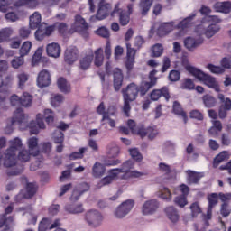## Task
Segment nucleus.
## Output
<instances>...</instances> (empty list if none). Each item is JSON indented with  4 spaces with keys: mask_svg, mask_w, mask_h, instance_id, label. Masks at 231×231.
I'll return each mask as SVG.
<instances>
[{
    "mask_svg": "<svg viewBox=\"0 0 231 231\" xmlns=\"http://www.w3.org/2000/svg\"><path fill=\"white\" fill-rule=\"evenodd\" d=\"M17 79H18V87L20 88V89H23V88H24V84L28 82V75L24 73H21L17 75Z\"/></svg>",
    "mask_w": 231,
    "mask_h": 231,
    "instance_id": "13d9d810",
    "label": "nucleus"
},
{
    "mask_svg": "<svg viewBox=\"0 0 231 231\" xmlns=\"http://www.w3.org/2000/svg\"><path fill=\"white\" fill-rule=\"evenodd\" d=\"M117 115H118V107H116V105H110L106 109V114H105V116H107L111 117V116H117Z\"/></svg>",
    "mask_w": 231,
    "mask_h": 231,
    "instance_id": "052dcab7",
    "label": "nucleus"
},
{
    "mask_svg": "<svg viewBox=\"0 0 231 231\" xmlns=\"http://www.w3.org/2000/svg\"><path fill=\"white\" fill-rule=\"evenodd\" d=\"M54 143H64V134L60 130L54 133Z\"/></svg>",
    "mask_w": 231,
    "mask_h": 231,
    "instance_id": "774afa93",
    "label": "nucleus"
},
{
    "mask_svg": "<svg viewBox=\"0 0 231 231\" xmlns=\"http://www.w3.org/2000/svg\"><path fill=\"white\" fill-rule=\"evenodd\" d=\"M162 97H164L167 101L171 98V95H169V88L167 87H163L161 89H154L150 94V98L153 101L160 100Z\"/></svg>",
    "mask_w": 231,
    "mask_h": 231,
    "instance_id": "f3484780",
    "label": "nucleus"
},
{
    "mask_svg": "<svg viewBox=\"0 0 231 231\" xmlns=\"http://www.w3.org/2000/svg\"><path fill=\"white\" fill-rule=\"evenodd\" d=\"M30 50H32V42H25L23 43L20 49V55L24 57L30 53Z\"/></svg>",
    "mask_w": 231,
    "mask_h": 231,
    "instance_id": "603ef678",
    "label": "nucleus"
},
{
    "mask_svg": "<svg viewBox=\"0 0 231 231\" xmlns=\"http://www.w3.org/2000/svg\"><path fill=\"white\" fill-rule=\"evenodd\" d=\"M42 20L41 16V13L34 12L29 19V26L31 30H37L40 26H42L43 24H46L45 23H41Z\"/></svg>",
    "mask_w": 231,
    "mask_h": 231,
    "instance_id": "aec40b11",
    "label": "nucleus"
},
{
    "mask_svg": "<svg viewBox=\"0 0 231 231\" xmlns=\"http://www.w3.org/2000/svg\"><path fill=\"white\" fill-rule=\"evenodd\" d=\"M122 163V161L116 158L113 157H107L104 160V166L105 167H115L116 165H120Z\"/></svg>",
    "mask_w": 231,
    "mask_h": 231,
    "instance_id": "09e8293b",
    "label": "nucleus"
},
{
    "mask_svg": "<svg viewBox=\"0 0 231 231\" xmlns=\"http://www.w3.org/2000/svg\"><path fill=\"white\" fill-rule=\"evenodd\" d=\"M75 30H76V32H78V33H79V35L82 36L83 39H88L89 37V25L88 24L83 25L81 27H78Z\"/></svg>",
    "mask_w": 231,
    "mask_h": 231,
    "instance_id": "3c124183",
    "label": "nucleus"
},
{
    "mask_svg": "<svg viewBox=\"0 0 231 231\" xmlns=\"http://www.w3.org/2000/svg\"><path fill=\"white\" fill-rule=\"evenodd\" d=\"M180 88L192 91L195 88L194 81L189 78L184 79L180 83Z\"/></svg>",
    "mask_w": 231,
    "mask_h": 231,
    "instance_id": "a18cd8bd",
    "label": "nucleus"
},
{
    "mask_svg": "<svg viewBox=\"0 0 231 231\" xmlns=\"http://www.w3.org/2000/svg\"><path fill=\"white\" fill-rule=\"evenodd\" d=\"M27 147L32 155L39 156L41 151L39 150V139L37 137H30L27 140Z\"/></svg>",
    "mask_w": 231,
    "mask_h": 231,
    "instance_id": "4be33fe9",
    "label": "nucleus"
},
{
    "mask_svg": "<svg viewBox=\"0 0 231 231\" xmlns=\"http://www.w3.org/2000/svg\"><path fill=\"white\" fill-rule=\"evenodd\" d=\"M32 100L33 97L28 92H24L20 97L21 106L23 107H32Z\"/></svg>",
    "mask_w": 231,
    "mask_h": 231,
    "instance_id": "58836bf2",
    "label": "nucleus"
},
{
    "mask_svg": "<svg viewBox=\"0 0 231 231\" xmlns=\"http://www.w3.org/2000/svg\"><path fill=\"white\" fill-rule=\"evenodd\" d=\"M113 14L111 4L107 2L98 3V7L96 14L90 16V23H97V21H104V19H107L109 15Z\"/></svg>",
    "mask_w": 231,
    "mask_h": 231,
    "instance_id": "423d86ee",
    "label": "nucleus"
},
{
    "mask_svg": "<svg viewBox=\"0 0 231 231\" xmlns=\"http://www.w3.org/2000/svg\"><path fill=\"white\" fill-rule=\"evenodd\" d=\"M129 152L133 160H135V162H140L143 160V156L142 155V153H140V151H138V149L136 148L130 149Z\"/></svg>",
    "mask_w": 231,
    "mask_h": 231,
    "instance_id": "6e6d98bb",
    "label": "nucleus"
},
{
    "mask_svg": "<svg viewBox=\"0 0 231 231\" xmlns=\"http://www.w3.org/2000/svg\"><path fill=\"white\" fill-rule=\"evenodd\" d=\"M163 55V45L162 43H156L152 47L151 57L158 58Z\"/></svg>",
    "mask_w": 231,
    "mask_h": 231,
    "instance_id": "37998d69",
    "label": "nucleus"
},
{
    "mask_svg": "<svg viewBox=\"0 0 231 231\" xmlns=\"http://www.w3.org/2000/svg\"><path fill=\"white\" fill-rule=\"evenodd\" d=\"M203 104L205 107H215L216 104H217V101L216 100V97L210 96V95H205L202 97Z\"/></svg>",
    "mask_w": 231,
    "mask_h": 231,
    "instance_id": "79ce46f5",
    "label": "nucleus"
},
{
    "mask_svg": "<svg viewBox=\"0 0 231 231\" xmlns=\"http://www.w3.org/2000/svg\"><path fill=\"white\" fill-rule=\"evenodd\" d=\"M14 74H6L3 79H0V88H3V86H5V88H10L12 84H14Z\"/></svg>",
    "mask_w": 231,
    "mask_h": 231,
    "instance_id": "a19ab883",
    "label": "nucleus"
},
{
    "mask_svg": "<svg viewBox=\"0 0 231 231\" xmlns=\"http://www.w3.org/2000/svg\"><path fill=\"white\" fill-rule=\"evenodd\" d=\"M11 64L14 69H19V68L24 64V57L22 55H20V57H15L12 60Z\"/></svg>",
    "mask_w": 231,
    "mask_h": 231,
    "instance_id": "864d4df0",
    "label": "nucleus"
},
{
    "mask_svg": "<svg viewBox=\"0 0 231 231\" xmlns=\"http://www.w3.org/2000/svg\"><path fill=\"white\" fill-rule=\"evenodd\" d=\"M79 49L77 47H69L64 52V62L69 66H71L79 60Z\"/></svg>",
    "mask_w": 231,
    "mask_h": 231,
    "instance_id": "f8f14e48",
    "label": "nucleus"
},
{
    "mask_svg": "<svg viewBox=\"0 0 231 231\" xmlns=\"http://www.w3.org/2000/svg\"><path fill=\"white\" fill-rule=\"evenodd\" d=\"M160 204L156 199H150L143 205L142 212L143 216H151V214H154L158 210Z\"/></svg>",
    "mask_w": 231,
    "mask_h": 231,
    "instance_id": "ddd939ff",
    "label": "nucleus"
},
{
    "mask_svg": "<svg viewBox=\"0 0 231 231\" xmlns=\"http://www.w3.org/2000/svg\"><path fill=\"white\" fill-rule=\"evenodd\" d=\"M153 1L154 0H141L139 7L143 16L147 15L149 11L151 10V7L152 6Z\"/></svg>",
    "mask_w": 231,
    "mask_h": 231,
    "instance_id": "c9c22d12",
    "label": "nucleus"
},
{
    "mask_svg": "<svg viewBox=\"0 0 231 231\" xmlns=\"http://www.w3.org/2000/svg\"><path fill=\"white\" fill-rule=\"evenodd\" d=\"M118 154H120V147L118 146L110 147L107 152L109 158H118Z\"/></svg>",
    "mask_w": 231,
    "mask_h": 231,
    "instance_id": "0e129e2a",
    "label": "nucleus"
},
{
    "mask_svg": "<svg viewBox=\"0 0 231 231\" xmlns=\"http://www.w3.org/2000/svg\"><path fill=\"white\" fill-rule=\"evenodd\" d=\"M114 80V89L118 92L122 89V85L124 84V73H122V69H116L113 73Z\"/></svg>",
    "mask_w": 231,
    "mask_h": 231,
    "instance_id": "a211bd4d",
    "label": "nucleus"
},
{
    "mask_svg": "<svg viewBox=\"0 0 231 231\" xmlns=\"http://www.w3.org/2000/svg\"><path fill=\"white\" fill-rule=\"evenodd\" d=\"M174 203L183 208V207L187 205V197H185V195L177 196L174 199Z\"/></svg>",
    "mask_w": 231,
    "mask_h": 231,
    "instance_id": "e2e57ef3",
    "label": "nucleus"
},
{
    "mask_svg": "<svg viewBox=\"0 0 231 231\" xmlns=\"http://www.w3.org/2000/svg\"><path fill=\"white\" fill-rule=\"evenodd\" d=\"M95 56L93 54L86 55L85 57L79 60V69L83 71H86L91 68V62H93V59Z\"/></svg>",
    "mask_w": 231,
    "mask_h": 231,
    "instance_id": "2f4dec72",
    "label": "nucleus"
},
{
    "mask_svg": "<svg viewBox=\"0 0 231 231\" xmlns=\"http://www.w3.org/2000/svg\"><path fill=\"white\" fill-rule=\"evenodd\" d=\"M228 158H230V156L228 155V152L226 151L221 152L218 155H217L214 158V161H213L214 169H217V167H219V164L223 163V162H226Z\"/></svg>",
    "mask_w": 231,
    "mask_h": 231,
    "instance_id": "72a5a7b5",
    "label": "nucleus"
},
{
    "mask_svg": "<svg viewBox=\"0 0 231 231\" xmlns=\"http://www.w3.org/2000/svg\"><path fill=\"white\" fill-rule=\"evenodd\" d=\"M33 156L32 154V152L30 150H21L18 153V160L20 162H23V163H26V162H30V157Z\"/></svg>",
    "mask_w": 231,
    "mask_h": 231,
    "instance_id": "49530a36",
    "label": "nucleus"
},
{
    "mask_svg": "<svg viewBox=\"0 0 231 231\" xmlns=\"http://www.w3.org/2000/svg\"><path fill=\"white\" fill-rule=\"evenodd\" d=\"M196 15H198V13L193 12L189 16L180 21L176 28H178V30H186V28H190L192 24H194V19H196Z\"/></svg>",
    "mask_w": 231,
    "mask_h": 231,
    "instance_id": "b1692460",
    "label": "nucleus"
},
{
    "mask_svg": "<svg viewBox=\"0 0 231 231\" xmlns=\"http://www.w3.org/2000/svg\"><path fill=\"white\" fill-rule=\"evenodd\" d=\"M88 151V148H80L79 152H72L69 158V160H79L84 158V153Z\"/></svg>",
    "mask_w": 231,
    "mask_h": 231,
    "instance_id": "4d7b16f0",
    "label": "nucleus"
},
{
    "mask_svg": "<svg viewBox=\"0 0 231 231\" xmlns=\"http://www.w3.org/2000/svg\"><path fill=\"white\" fill-rule=\"evenodd\" d=\"M216 12H221L222 14H230L231 12V3L226 2H217L213 5Z\"/></svg>",
    "mask_w": 231,
    "mask_h": 231,
    "instance_id": "c756f323",
    "label": "nucleus"
},
{
    "mask_svg": "<svg viewBox=\"0 0 231 231\" xmlns=\"http://www.w3.org/2000/svg\"><path fill=\"white\" fill-rule=\"evenodd\" d=\"M12 225H14V217L0 216V228H3L2 231L11 230Z\"/></svg>",
    "mask_w": 231,
    "mask_h": 231,
    "instance_id": "c85d7f7f",
    "label": "nucleus"
},
{
    "mask_svg": "<svg viewBox=\"0 0 231 231\" xmlns=\"http://www.w3.org/2000/svg\"><path fill=\"white\" fill-rule=\"evenodd\" d=\"M58 88L60 89V91H61V93H69L71 91V87L70 85L68 83V80H66V79L64 78H60L58 79Z\"/></svg>",
    "mask_w": 231,
    "mask_h": 231,
    "instance_id": "4c0bfd02",
    "label": "nucleus"
},
{
    "mask_svg": "<svg viewBox=\"0 0 231 231\" xmlns=\"http://www.w3.org/2000/svg\"><path fill=\"white\" fill-rule=\"evenodd\" d=\"M37 84L39 88H48L51 84V77L48 70L43 69L38 74Z\"/></svg>",
    "mask_w": 231,
    "mask_h": 231,
    "instance_id": "4468645a",
    "label": "nucleus"
},
{
    "mask_svg": "<svg viewBox=\"0 0 231 231\" xmlns=\"http://www.w3.org/2000/svg\"><path fill=\"white\" fill-rule=\"evenodd\" d=\"M220 214L222 217H228L231 214V207L227 202H223L220 206Z\"/></svg>",
    "mask_w": 231,
    "mask_h": 231,
    "instance_id": "8fccbe9b",
    "label": "nucleus"
},
{
    "mask_svg": "<svg viewBox=\"0 0 231 231\" xmlns=\"http://www.w3.org/2000/svg\"><path fill=\"white\" fill-rule=\"evenodd\" d=\"M14 6L19 8L21 6H25V8L35 9L39 6V0H17Z\"/></svg>",
    "mask_w": 231,
    "mask_h": 231,
    "instance_id": "bb28decb",
    "label": "nucleus"
},
{
    "mask_svg": "<svg viewBox=\"0 0 231 231\" xmlns=\"http://www.w3.org/2000/svg\"><path fill=\"white\" fill-rule=\"evenodd\" d=\"M136 57V49L131 46V43L126 42V61L125 68L127 71H132L134 68V59Z\"/></svg>",
    "mask_w": 231,
    "mask_h": 231,
    "instance_id": "1a4fd4ad",
    "label": "nucleus"
},
{
    "mask_svg": "<svg viewBox=\"0 0 231 231\" xmlns=\"http://www.w3.org/2000/svg\"><path fill=\"white\" fill-rule=\"evenodd\" d=\"M217 198H219V195H217V193H212L208 197V208H214V207L217 205Z\"/></svg>",
    "mask_w": 231,
    "mask_h": 231,
    "instance_id": "5fc2aeb1",
    "label": "nucleus"
},
{
    "mask_svg": "<svg viewBox=\"0 0 231 231\" xmlns=\"http://www.w3.org/2000/svg\"><path fill=\"white\" fill-rule=\"evenodd\" d=\"M94 64L97 68H100L104 64V49L98 48L95 51Z\"/></svg>",
    "mask_w": 231,
    "mask_h": 231,
    "instance_id": "e433bc0d",
    "label": "nucleus"
},
{
    "mask_svg": "<svg viewBox=\"0 0 231 231\" xmlns=\"http://www.w3.org/2000/svg\"><path fill=\"white\" fill-rule=\"evenodd\" d=\"M14 35V29L10 27H6L0 30V43L8 42L10 41V37Z\"/></svg>",
    "mask_w": 231,
    "mask_h": 231,
    "instance_id": "f704fd0d",
    "label": "nucleus"
},
{
    "mask_svg": "<svg viewBox=\"0 0 231 231\" xmlns=\"http://www.w3.org/2000/svg\"><path fill=\"white\" fill-rule=\"evenodd\" d=\"M184 48L189 51H195L197 48H199L203 44V38L198 37L194 38L192 36H188L184 39Z\"/></svg>",
    "mask_w": 231,
    "mask_h": 231,
    "instance_id": "9d476101",
    "label": "nucleus"
},
{
    "mask_svg": "<svg viewBox=\"0 0 231 231\" xmlns=\"http://www.w3.org/2000/svg\"><path fill=\"white\" fill-rule=\"evenodd\" d=\"M115 14L119 15V24L121 26H127L131 21V14H128L124 9L120 8V4H116L111 13V17H115Z\"/></svg>",
    "mask_w": 231,
    "mask_h": 231,
    "instance_id": "6e6552de",
    "label": "nucleus"
},
{
    "mask_svg": "<svg viewBox=\"0 0 231 231\" xmlns=\"http://www.w3.org/2000/svg\"><path fill=\"white\" fill-rule=\"evenodd\" d=\"M133 167H134V161L128 160L122 164L121 168L114 169V171L118 172V174L124 172L125 176H126L127 172H131V169H133Z\"/></svg>",
    "mask_w": 231,
    "mask_h": 231,
    "instance_id": "473e14b6",
    "label": "nucleus"
},
{
    "mask_svg": "<svg viewBox=\"0 0 231 231\" xmlns=\"http://www.w3.org/2000/svg\"><path fill=\"white\" fill-rule=\"evenodd\" d=\"M35 194H37V184L27 183L25 191H21L16 198H24L25 199H30L31 198H33Z\"/></svg>",
    "mask_w": 231,
    "mask_h": 231,
    "instance_id": "2eb2a0df",
    "label": "nucleus"
},
{
    "mask_svg": "<svg viewBox=\"0 0 231 231\" xmlns=\"http://www.w3.org/2000/svg\"><path fill=\"white\" fill-rule=\"evenodd\" d=\"M172 30H174V22L163 23L157 29V35L159 37H165V35H169Z\"/></svg>",
    "mask_w": 231,
    "mask_h": 231,
    "instance_id": "412c9836",
    "label": "nucleus"
},
{
    "mask_svg": "<svg viewBox=\"0 0 231 231\" xmlns=\"http://www.w3.org/2000/svg\"><path fill=\"white\" fill-rule=\"evenodd\" d=\"M187 174V182L189 185H197V183H199V180L205 176L201 172H196L192 170H188L186 171Z\"/></svg>",
    "mask_w": 231,
    "mask_h": 231,
    "instance_id": "5701e85b",
    "label": "nucleus"
},
{
    "mask_svg": "<svg viewBox=\"0 0 231 231\" xmlns=\"http://www.w3.org/2000/svg\"><path fill=\"white\" fill-rule=\"evenodd\" d=\"M36 41H44L46 37V31L44 29V24L40 25V27L36 28V32L34 33Z\"/></svg>",
    "mask_w": 231,
    "mask_h": 231,
    "instance_id": "de8ad7c7",
    "label": "nucleus"
},
{
    "mask_svg": "<svg viewBox=\"0 0 231 231\" xmlns=\"http://www.w3.org/2000/svg\"><path fill=\"white\" fill-rule=\"evenodd\" d=\"M97 35L103 37L104 39H109V29L106 27H100L96 31Z\"/></svg>",
    "mask_w": 231,
    "mask_h": 231,
    "instance_id": "338daca9",
    "label": "nucleus"
},
{
    "mask_svg": "<svg viewBox=\"0 0 231 231\" xmlns=\"http://www.w3.org/2000/svg\"><path fill=\"white\" fill-rule=\"evenodd\" d=\"M84 204L78 203V204H68L65 206V211L69 214L79 215L84 214L85 212Z\"/></svg>",
    "mask_w": 231,
    "mask_h": 231,
    "instance_id": "393cba45",
    "label": "nucleus"
},
{
    "mask_svg": "<svg viewBox=\"0 0 231 231\" xmlns=\"http://www.w3.org/2000/svg\"><path fill=\"white\" fill-rule=\"evenodd\" d=\"M221 30V27L218 24L211 23L206 29H204L203 25H199L197 27V32H200V35H206L208 39H210L216 35Z\"/></svg>",
    "mask_w": 231,
    "mask_h": 231,
    "instance_id": "9b49d317",
    "label": "nucleus"
},
{
    "mask_svg": "<svg viewBox=\"0 0 231 231\" xmlns=\"http://www.w3.org/2000/svg\"><path fill=\"white\" fill-rule=\"evenodd\" d=\"M16 123L24 124L25 126L29 127L31 134H39V129H45L46 127L44 121L39 117L36 121H31L28 125V116L24 114L21 107H18L14 113L12 124Z\"/></svg>",
    "mask_w": 231,
    "mask_h": 231,
    "instance_id": "f257e3e1",
    "label": "nucleus"
},
{
    "mask_svg": "<svg viewBox=\"0 0 231 231\" xmlns=\"http://www.w3.org/2000/svg\"><path fill=\"white\" fill-rule=\"evenodd\" d=\"M156 86L155 81H150L149 79H143L141 83L140 86H138V91L140 97H145L147 93H149L150 89H152Z\"/></svg>",
    "mask_w": 231,
    "mask_h": 231,
    "instance_id": "6ab92c4d",
    "label": "nucleus"
},
{
    "mask_svg": "<svg viewBox=\"0 0 231 231\" xmlns=\"http://www.w3.org/2000/svg\"><path fill=\"white\" fill-rule=\"evenodd\" d=\"M61 51L60 45L57 42L49 43L46 46V53L48 57H51L52 59H59Z\"/></svg>",
    "mask_w": 231,
    "mask_h": 231,
    "instance_id": "dca6fc26",
    "label": "nucleus"
},
{
    "mask_svg": "<svg viewBox=\"0 0 231 231\" xmlns=\"http://www.w3.org/2000/svg\"><path fill=\"white\" fill-rule=\"evenodd\" d=\"M86 24H88V23H86V20L80 14L75 16V30H77L79 27L86 26Z\"/></svg>",
    "mask_w": 231,
    "mask_h": 231,
    "instance_id": "680f3d73",
    "label": "nucleus"
},
{
    "mask_svg": "<svg viewBox=\"0 0 231 231\" xmlns=\"http://www.w3.org/2000/svg\"><path fill=\"white\" fill-rule=\"evenodd\" d=\"M124 106L123 112L126 116H129V112L131 111V102H134L138 97V85L135 83H130L125 88L122 89Z\"/></svg>",
    "mask_w": 231,
    "mask_h": 231,
    "instance_id": "7ed1b4c3",
    "label": "nucleus"
},
{
    "mask_svg": "<svg viewBox=\"0 0 231 231\" xmlns=\"http://www.w3.org/2000/svg\"><path fill=\"white\" fill-rule=\"evenodd\" d=\"M165 214L170 221H171V223H178L180 220V213L178 212V209H176V208L173 206L166 208Z\"/></svg>",
    "mask_w": 231,
    "mask_h": 231,
    "instance_id": "cd10ccee",
    "label": "nucleus"
},
{
    "mask_svg": "<svg viewBox=\"0 0 231 231\" xmlns=\"http://www.w3.org/2000/svg\"><path fill=\"white\" fill-rule=\"evenodd\" d=\"M106 174V166L98 162H96L92 167L93 178H102Z\"/></svg>",
    "mask_w": 231,
    "mask_h": 231,
    "instance_id": "7c9ffc66",
    "label": "nucleus"
},
{
    "mask_svg": "<svg viewBox=\"0 0 231 231\" xmlns=\"http://www.w3.org/2000/svg\"><path fill=\"white\" fill-rule=\"evenodd\" d=\"M23 149V140L15 137L9 141V148L4 153L3 162L5 167H15L17 163V152Z\"/></svg>",
    "mask_w": 231,
    "mask_h": 231,
    "instance_id": "f03ea898",
    "label": "nucleus"
},
{
    "mask_svg": "<svg viewBox=\"0 0 231 231\" xmlns=\"http://www.w3.org/2000/svg\"><path fill=\"white\" fill-rule=\"evenodd\" d=\"M83 219L90 228H100L104 223V216L97 209L88 210L83 215Z\"/></svg>",
    "mask_w": 231,
    "mask_h": 231,
    "instance_id": "39448f33",
    "label": "nucleus"
},
{
    "mask_svg": "<svg viewBox=\"0 0 231 231\" xmlns=\"http://www.w3.org/2000/svg\"><path fill=\"white\" fill-rule=\"evenodd\" d=\"M181 79V73L179 70H171L169 73V80L171 82H178Z\"/></svg>",
    "mask_w": 231,
    "mask_h": 231,
    "instance_id": "bf43d9fd",
    "label": "nucleus"
},
{
    "mask_svg": "<svg viewBox=\"0 0 231 231\" xmlns=\"http://www.w3.org/2000/svg\"><path fill=\"white\" fill-rule=\"evenodd\" d=\"M186 69L193 75L198 80H202L208 88H211L212 89H215L217 93H219L221 91V88H219V84L216 81V78L206 74L205 72L198 69L197 68L188 65L186 66Z\"/></svg>",
    "mask_w": 231,
    "mask_h": 231,
    "instance_id": "20e7f679",
    "label": "nucleus"
},
{
    "mask_svg": "<svg viewBox=\"0 0 231 231\" xmlns=\"http://www.w3.org/2000/svg\"><path fill=\"white\" fill-rule=\"evenodd\" d=\"M108 174V176H106L100 180L98 187H106V185H111L113 181H115L116 176H118V172H116V170L115 169L109 170Z\"/></svg>",
    "mask_w": 231,
    "mask_h": 231,
    "instance_id": "a878e982",
    "label": "nucleus"
},
{
    "mask_svg": "<svg viewBox=\"0 0 231 231\" xmlns=\"http://www.w3.org/2000/svg\"><path fill=\"white\" fill-rule=\"evenodd\" d=\"M134 207V200L127 199L121 203L114 211V216L116 219H124Z\"/></svg>",
    "mask_w": 231,
    "mask_h": 231,
    "instance_id": "0eeeda50",
    "label": "nucleus"
},
{
    "mask_svg": "<svg viewBox=\"0 0 231 231\" xmlns=\"http://www.w3.org/2000/svg\"><path fill=\"white\" fill-rule=\"evenodd\" d=\"M173 113L175 115H179L180 116H182L184 123L187 124V114L185 111H183V108H181V105L178 101L173 102Z\"/></svg>",
    "mask_w": 231,
    "mask_h": 231,
    "instance_id": "ea45409f",
    "label": "nucleus"
},
{
    "mask_svg": "<svg viewBox=\"0 0 231 231\" xmlns=\"http://www.w3.org/2000/svg\"><path fill=\"white\" fill-rule=\"evenodd\" d=\"M218 100H220V103L222 104L220 107H224V109H228L231 111V99L228 97H225V95L219 93L217 95Z\"/></svg>",
    "mask_w": 231,
    "mask_h": 231,
    "instance_id": "c03bdc74",
    "label": "nucleus"
},
{
    "mask_svg": "<svg viewBox=\"0 0 231 231\" xmlns=\"http://www.w3.org/2000/svg\"><path fill=\"white\" fill-rule=\"evenodd\" d=\"M190 210L193 217H196L198 214H201V207H199V203L194 202L190 205Z\"/></svg>",
    "mask_w": 231,
    "mask_h": 231,
    "instance_id": "69168bd1",
    "label": "nucleus"
}]
</instances>
